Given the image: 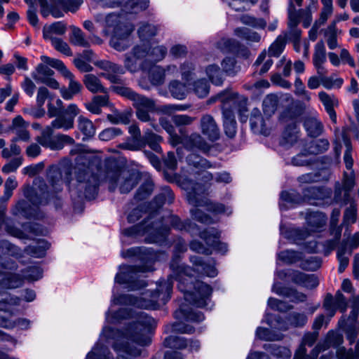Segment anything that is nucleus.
<instances>
[{
	"instance_id": "36",
	"label": "nucleus",
	"mask_w": 359,
	"mask_h": 359,
	"mask_svg": "<svg viewBox=\"0 0 359 359\" xmlns=\"http://www.w3.org/2000/svg\"><path fill=\"white\" fill-rule=\"evenodd\" d=\"M324 350L322 344H318L311 351L310 354H307L306 348L299 347L294 353V359H317L320 352Z\"/></svg>"
},
{
	"instance_id": "59",
	"label": "nucleus",
	"mask_w": 359,
	"mask_h": 359,
	"mask_svg": "<svg viewBox=\"0 0 359 359\" xmlns=\"http://www.w3.org/2000/svg\"><path fill=\"white\" fill-rule=\"evenodd\" d=\"M25 278L29 280H37L42 277L43 270L39 266H30L21 271Z\"/></svg>"
},
{
	"instance_id": "7",
	"label": "nucleus",
	"mask_w": 359,
	"mask_h": 359,
	"mask_svg": "<svg viewBox=\"0 0 359 359\" xmlns=\"http://www.w3.org/2000/svg\"><path fill=\"white\" fill-rule=\"evenodd\" d=\"M238 95L236 93L224 90L209 99V103L221 102L223 124L236 123L234 110L237 108Z\"/></svg>"
},
{
	"instance_id": "9",
	"label": "nucleus",
	"mask_w": 359,
	"mask_h": 359,
	"mask_svg": "<svg viewBox=\"0 0 359 359\" xmlns=\"http://www.w3.org/2000/svg\"><path fill=\"white\" fill-rule=\"evenodd\" d=\"M194 117L187 114H176L172 116L170 119L161 117L159 119V123L161 127L170 135L172 143L177 144L180 142V137L177 134L173 124L177 127L189 126L194 122Z\"/></svg>"
},
{
	"instance_id": "61",
	"label": "nucleus",
	"mask_w": 359,
	"mask_h": 359,
	"mask_svg": "<svg viewBox=\"0 0 359 359\" xmlns=\"http://www.w3.org/2000/svg\"><path fill=\"white\" fill-rule=\"evenodd\" d=\"M133 28L128 25H118L114 28V38L116 40H124L133 32Z\"/></svg>"
},
{
	"instance_id": "29",
	"label": "nucleus",
	"mask_w": 359,
	"mask_h": 359,
	"mask_svg": "<svg viewBox=\"0 0 359 359\" xmlns=\"http://www.w3.org/2000/svg\"><path fill=\"white\" fill-rule=\"evenodd\" d=\"M141 177L137 172H129L127 176L123 177V182L121 184L119 190L121 194L129 193L137 185Z\"/></svg>"
},
{
	"instance_id": "38",
	"label": "nucleus",
	"mask_w": 359,
	"mask_h": 359,
	"mask_svg": "<svg viewBox=\"0 0 359 359\" xmlns=\"http://www.w3.org/2000/svg\"><path fill=\"white\" fill-rule=\"evenodd\" d=\"M278 259L287 265H292L302 259V253L298 251L286 250L278 255Z\"/></svg>"
},
{
	"instance_id": "42",
	"label": "nucleus",
	"mask_w": 359,
	"mask_h": 359,
	"mask_svg": "<svg viewBox=\"0 0 359 359\" xmlns=\"http://www.w3.org/2000/svg\"><path fill=\"white\" fill-rule=\"evenodd\" d=\"M326 216L320 212H313L307 214L306 222L309 226L313 228V230H316L323 227L326 222Z\"/></svg>"
},
{
	"instance_id": "6",
	"label": "nucleus",
	"mask_w": 359,
	"mask_h": 359,
	"mask_svg": "<svg viewBox=\"0 0 359 359\" xmlns=\"http://www.w3.org/2000/svg\"><path fill=\"white\" fill-rule=\"evenodd\" d=\"M48 115L50 118L55 117L51 122V127L54 129H63L68 130L74 128V118L79 114V109L75 104H70L62 113L57 107L49 102L48 104Z\"/></svg>"
},
{
	"instance_id": "12",
	"label": "nucleus",
	"mask_w": 359,
	"mask_h": 359,
	"mask_svg": "<svg viewBox=\"0 0 359 359\" xmlns=\"http://www.w3.org/2000/svg\"><path fill=\"white\" fill-rule=\"evenodd\" d=\"M55 72L47 65L40 63L36 67V71L32 73V77L36 81L43 83L53 89H59V83L52 76Z\"/></svg>"
},
{
	"instance_id": "40",
	"label": "nucleus",
	"mask_w": 359,
	"mask_h": 359,
	"mask_svg": "<svg viewBox=\"0 0 359 359\" xmlns=\"http://www.w3.org/2000/svg\"><path fill=\"white\" fill-rule=\"evenodd\" d=\"M146 133L144 135L133 136L128 139L124 143L122 148L130 151H137L145 147L146 146Z\"/></svg>"
},
{
	"instance_id": "43",
	"label": "nucleus",
	"mask_w": 359,
	"mask_h": 359,
	"mask_svg": "<svg viewBox=\"0 0 359 359\" xmlns=\"http://www.w3.org/2000/svg\"><path fill=\"white\" fill-rule=\"evenodd\" d=\"M320 100L325 106L327 113L329 114L330 119L334 123H337V114L334 109L333 100L331 97L325 92L321 91L318 93Z\"/></svg>"
},
{
	"instance_id": "33",
	"label": "nucleus",
	"mask_w": 359,
	"mask_h": 359,
	"mask_svg": "<svg viewBox=\"0 0 359 359\" xmlns=\"http://www.w3.org/2000/svg\"><path fill=\"white\" fill-rule=\"evenodd\" d=\"M198 236L207 245L212 247L219 240L220 232L215 227H208L200 231Z\"/></svg>"
},
{
	"instance_id": "53",
	"label": "nucleus",
	"mask_w": 359,
	"mask_h": 359,
	"mask_svg": "<svg viewBox=\"0 0 359 359\" xmlns=\"http://www.w3.org/2000/svg\"><path fill=\"white\" fill-rule=\"evenodd\" d=\"M191 85L194 93L200 98L206 97L209 93L210 85L205 79H198Z\"/></svg>"
},
{
	"instance_id": "18",
	"label": "nucleus",
	"mask_w": 359,
	"mask_h": 359,
	"mask_svg": "<svg viewBox=\"0 0 359 359\" xmlns=\"http://www.w3.org/2000/svg\"><path fill=\"white\" fill-rule=\"evenodd\" d=\"M174 318L178 320L184 319L187 321L200 323L205 319L201 311H195L188 305H180L178 310L174 312Z\"/></svg>"
},
{
	"instance_id": "25",
	"label": "nucleus",
	"mask_w": 359,
	"mask_h": 359,
	"mask_svg": "<svg viewBox=\"0 0 359 359\" xmlns=\"http://www.w3.org/2000/svg\"><path fill=\"white\" fill-rule=\"evenodd\" d=\"M304 113V109L300 104H292L285 109L280 114L279 120L283 123L289 121H294L301 116Z\"/></svg>"
},
{
	"instance_id": "1",
	"label": "nucleus",
	"mask_w": 359,
	"mask_h": 359,
	"mask_svg": "<svg viewBox=\"0 0 359 359\" xmlns=\"http://www.w3.org/2000/svg\"><path fill=\"white\" fill-rule=\"evenodd\" d=\"M190 262L194 269L182 263L181 256L173 254L170 269L172 274L168 276V280L161 283L154 291L151 297H159L163 291L167 294L166 301L170 299L175 279L177 281V288L184 294V300L190 304L199 308H205L208 305L212 292V287L204 282L197 280L192 274L194 271L208 277L214 278L217 275L215 268V261L212 257H203L198 255L190 257Z\"/></svg>"
},
{
	"instance_id": "8",
	"label": "nucleus",
	"mask_w": 359,
	"mask_h": 359,
	"mask_svg": "<svg viewBox=\"0 0 359 359\" xmlns=\"http://www.w3.org/2000/svg\"><path fill=\"white\" fill-rule=\"evenodd\" d=\"M53 128L48 127L43 131L41 136L37 138L38 142L44 147L51 150H61L65 145H73L74 140L67 135L59 134L53 136Z\"/></svg>"
},
{
	"instance_id": "57",
	"label": "nucleus",
	"mask_w": 359,
	"mask_h": 359,
	"mask_svg": "<svg viewBox=\"0 0 359 359\" xmlns=\"http://www.w3.org/2000/svg\"><path fill=\"white\" fill-rule=\"evenodd\" d=\"M326 62V50L324 42L318 41L315 46V50L313 55V63L323 64Z\"/></svg>"
},
{
	"instance_id": "49",
	"label": "nucleus",
	"mask_w": 359,
	"mask_h": 359,
	"mask_svg": "<svg viewBox=\"0 0 359 359\" xmlns=\"http://www.w3.org/2000/svg\"><path fill=\"white\" fill-rule=\"evenodd\" d=\"M41 60L43 63L50 65L53 68L58 70L63 76H65L71 73V72L67 68L64 62L58 59L51 58L46 55L41 56Z\"/></svg>"
},
{
	"instance_id": "15",
	"label": "nucleus",
	"mask_w": 359,
	"mask_h": 359,
	"mask_svg": "<svg viewBox=\"0 0 359 359\" xmlns=\"http://www.w3.org/2000/svg\"><path fill=\"white\" fill-rule=\"evenodd\" d=\"M104 168L106 179L109 184V190L114 191L117 187V182L121 176V167L118 160L114 157L105 159Z\"/></svg>"
},
{
	"instance_id": "10",
	"label": "nucleus",
	"mask_w": 359,
	"mask_h": 359,
	"mask_svg": "<svg viewBox=\"0 0 359 359\" xmlns=\"http://www.w3.org/2000/svg\"><path fill=\"white\" fill-rule=\"evenodd\" d=\"M332 196L330 189L325 187H308L303 190V201L311 205L322 206L329 203Z\"/></svg>"
},
{
	"instance_id": "11",
	"label": "nucleus",
	"mask_w": 359,
	"mask_h": 359,
	"mask_svg": "<svg viewBox=\"0 0 359 359\" xmlns=\"http://www.w3.org/2000/svg\"><path fill=\"white\" fill-rule=\"evenodd\" d=\"M200 129L202 134L212 142L220 138V129L214 117L210 114H204L200 119Z\"/></svg>"
},
{
	"instance_id": "19",
	"label": "nucleus",
	"mask_w": 359,
	"mask_h": 359,
	"mask_svg": "<svg viewBox=\"0 0 359 359\" xmlns=\"http://www.w3.org/2000/svg\"><path fill=\"white\" fill-rule=\"evenodd\" d=\"M40 193L35 189H31L25 192V197L34 205L39 206L48 203L50 198L49 191H46L47 186L44 182H41L39 186Z\"/></svg>"
},
{
	"instance_id": "14",
	"label": "nucleus",
	"mask_w": 359,
	"mask_h": 359,
	"mask_svg": "<svg viewBox=\"0 0 359 359\" xmlns=\"http://www.w3.org/2000/svg\"><path fill=\"white\" fill-rule=\"evenodd\" d=\"M285 319L286 321L280 316L275 318L279 330L284 331L288 330V325L293 327H302L306 324L308 320L307 316L304 313L298 312L288 313Z\"/></svg>"
},
{
	"instance_id": "20",
	"label": "nucleus",
	"mask_w": 359,
	"mask_h": 359,
	"mask_svg": "<svg viewBox=\"0 0 359 359\" xmlns=\"http://www.w3.org/2000/svg\"><path fill=\"white\" fill-rule=\"evenodd\" d=\"M64 77L69 79V85L67 87L62 86L60 88V92L64 100H72L75 95L81 93L83 86L80 82L75 80V76L72 72L69 74H67V75Z\"/></svg>"
},
{
	"instance_id": "31",
	"label": "nucleus",
	"mask_w": 359,
	"mask_h": 359,
	"mask_svg": "<svg viewBox=\"0 0 359 359\" xmlns=\"http://www.w3.org/2000/svg\"><path fill=\"white\" fill-rule=\"evenodd\" d=\"M67 31V24L62 21L52 23L50 26H45L43 29V36L45 39L54 38L52 34L63 35Z\"/></svg>"
},
{
	"instance_id": "34",
	"label": "nucleus",
	"mask_w": 359,
	"mask_h": 359,
	"mask_svg": "<svg viewBox=\"0 0 359 359\" xmlns=\"http://www.w3.org/2000/svg\"><path fill=\"white\" fill-rule=\"evenodd\" d=\"M299 128L296 122L287 124L283 131V137L285 142L290 145L296 143L299 138Z\"/></svg>"
},
{
	"instance_id": "44",
	"label": "nucleus",
	"mask_w": 359,
	"mask_h": 359,
	"mask_svg": "<svg viewBox=\"0 0 359 359\" xmlns=\"http://www.w3.org/2000/svg\"><path fill=\"white\" fill-rule=\"evenodd\" d=\"M278 104V97L274 94L267 95L263 100L262 107L265 115L271 116L275 113Z\"/></svg>"
},
{
	"instance_id": "37",
	"label": "nucleus",
	"mask_w": 359,
	"mask_h": 359,
	"mask_svg": "<svg viewBox=\"0 0 359 359\" xmlns=\"http://www.w3.org/2000/svg\"><path fill=\"white\" fill-rule=\"evenodd\" d=\"M132 102L135 110L142 109H155V102L152 99L137 93H135Z\"/></svg>"
},
{
	"instance_id": "26",
	"label": "nucleus",
	"mask_w": 359,
	"mask_h": 359,
	"mask_svg": "<svg viewBox=\"0 0 359 359\" xmlns=\"http://www.w3.org/2000/svg\"><path fill=\"white\" fill-rule=\"evenodd\" d=\"M330 147L327 139H318L311 141L304 149L309 155H318L325 152Z\"/></svg>"
},
{
	"instance_id": "30",
	"label": "nucleus",
	"mask_w": 359,
	"mask_h": 359,
	"mask_svg": "<svg viewBox=\"0 0 359 359\" xmlns=\"http://www.w3.org/2000/svg\"><path fill=\"white\" fill-rule=\"evenodd\" d=\"M187 162L197 169L205 170L213 167L212 164L206 158L192 151L187 156Z\"/></svg>"
},
{
	"instance_id": "32",
	"label": "nucleus",
	"mask_w": 359,
	"mask_h": 359,
	"mask_svg": "<svg viewBox=\"0 0 359 359\" xmlns=\"http://www.w3.org/2000/svg\"><path fill=\"white\" fill-rule=\"evenodd\" d=\"M304 126L308 133L309 136L316 137L320 136L323 130V126L314 118H307L304 122Z\"/></svg>"
},
{
	"instance_id": "48",
	"label": "nucleus",
	"mask_w": 359,
	"mask_h": 359,
	"mask_svg": "<svg viewBox=\"0 0 359 359\" xmlns=\"http://www.w3.org/2000/svg\"><path fill=\"white\" fill-rule=\"evenodd\" d=\"M280 198L283 201L290 205L300 204L303 201V196L294 189L281 191Z\"/></svg>"
},
{
	"instance_id": "24",
	"label": "nucleus",
	"mask_w": 359,
	"mask_h": 359,
	"mask_svg": "<svg viewBox=\"0 0 359 359\" xmlns=\"http://www.w3.org/2000/svg\"><path fill=\"white\" fill-rule=\"evenodd\" d=\"M175 199V195L171 189L166 186L162 188L161 192L156 195L151 203L152 208H161L165 203L171 204Z\"/></svg>"
},
{
	"instance_id": "54",
	"label": "nucleus",
	"mask_w": 359,
	"mask_h": 359,
	"mask_svg": "<svg viewBox=\"0 0 359 359\" xmlns=\"http://www.w3.org/2000/svg\"><path fill=\"white\" fill-rule=\"evenodd\" d=\"M195 66L192 62H185L180 66V72L182 79L188 86H191L190 81L195 76Z\"/></svg>"
},
{
	"instance_id": "13",
	"label": "nucleus",
	"mask_w": 359,
	"mask_h": 359,
	"mask_svg": "<svg viewBox=\"0 0 359 359\" xmlns=\"http://www.w3.org/2000/svg\"><path fill=\"white\" fill-rule=\"evenodd\" d=\"M184 147L189 151H199L205 155H208L212 149V145L199 133H193L186 138Z\"/></svg>"
},
{
	"instance_id": "21",
	"label": "nucleus",
	"mask_w": 359,
	"mask_h": 359,
	"mask_svg": "<svg viewBox=\"0 0 359 359\" xmlns=\"http://www.w3.org/2000/svg\"><path fill=\"white\" fill-rule=\"evenodd\" d=\"M40 6V13L42 17L46 18L49 15H51L55 18H61L64 15L63 12L56 6V4H61L62 0L58 1H50L48 4V0H37Z\"/></svg>"
},
{
	"instance_id": "4",
	"label": "nucleus",
	"mask_w": 359,
	"mask_h": 359,
	"mask_svg": "<svg viewBox=\"0 0 359 359\" xmlns=\"http://www.w3.org/2000/svg\"><path fill=\"white\" fill-rule=\"evenodd\" d=\"M163 218L158 217V212H151L142 222L131 227L125 229L123 231L126 236H135L141 233H148L145 238L147 243H163L168 236L170 228L163 224Z\"/></svg>"
},
{
	"instance_id": "17",
	"label": "nucleus",
	"mask_w": 359,
	"mask_h": 359,
	"mask_svg": "<svg viewBox=\"0 0 359 359\" xmlns=\"http://www.w3.org/2000/svg\"><path fill=\"white\" fill-rule=\"evenodd\" d=\"M218 48L224 53H232L236 55L245 56L248 52V48L234 39H222L217 43Z\"/></svg>"
},
{
	"instance_id": "47",
	"label": "nucleus",
	"mask_w": 359,
	"mask_h": 359,
	"mask_svg": "<svg viewBox=\"0 0 359 359\" xmlns=\"http://www.w3.org/2000/svg\"><path fill=\"white\" fill-rule=\"evenodd\" d=\"M70 28L72 30V34L70 36L72 43L85 48L90 46L89 41L86 39L84 34L80 28L74 25L71 26Z\"/></svg>"
},
{
	"instance_id": "39",
	"label": "nucleus",
	"mask_w": 359,
	"mask_h": 359,
	"mask_svg": "<svg viewBox=\"0 0 359 359\" xmlns=\"http://www.w3.org/2000/svg\"><path fill=\"white\" fill-rule=\"evenodd\" d=\"M163 345L166 348L181 350L188 346V341L184 337L170 335L164 339Z\"/></svg>"
},
{
	"instance_id": "5",
	"label": "nucleus",
	"mask_w": 359,
	"mask_h": 359,
	"mask_svg": "<svg viewBox=\"0 0 359 359\" xmlns=\"http://www.w3.org/2000/svg\"><path fill=\"white\" fill-rule=\"evenodd\" d=\"M156 322L146 313H137V319L130 323L127 329L128 339L140 346H148L151 343L149 333L156 327Z\"/></svg>"
},
{
	"instance_id": "51",
	"label": "nucleus",
	"mask_w": 359,
	"mask_h": 359,
	"mask_svg": "<svg viewBox=\"0 0 359 359\" xmlns=\"http://www.w3.org/2000/svg\"><path fill=\"white\" fill-rule=\"evenodd\" d=\"M234 34L243 39L254 42H259L261 39L260 35L248 27H238L234 30Z\"/></svg>"
},
{
	"instance_id": "56",
	"label": "nucleus",
	"mask_w": 359,
	"mask_h": 359,
	"mask_svg": "<svg viewBox=\"0 0 359 359\" xmlns=\"http://www.w3.org/2000/svg\"><path fill=\"white\" fill-rule=\"evenodd\" d=\"M322 259L319 257H310L306 259H302L299 267L305 271H314L321 266Z\"/></svg>"
},
{
	"instance_id": "62",
	"label": "nucleus",
	"mask_w": 359,
	"mask_h": 359,
	"mask_svg": "<svg viewBox=\"0 0 359 359\" xmlns=\"http://www.w3.org/2000/svg\"><path fill=\"white\" fill-rule=\"evenodd\" d=\"M285 43L284 39L280 36L278 37L277 39L271 45L269 48V56L271 57H279L283 51Z\"/></svg>"
},
{
	"instance_id": "28",
	"label": "nucleus",
	"mask_w": 359,
	"mask_h": 359,
	"mask_svg": "<svg viewBox=\"0 0 359 359\" xmlns=\"http://www.w3.org/2000/svg\"><path fill=\"white\" fill-rule=\"evenodd\" d=\"M83 84L86 88L91 93H105L106 89L102 86L100 80L94 74H88L83 76Z\"/></svg>"
},
{
	"instance_id": "58",
	"label": "nucleus",
	"mask_w": 359,
	"mask_h": 359,
	"mask_svg": "<svg viewBox=\"0 0 359 359\" xmlns=\"http://www.w3.org/2000/svg\"><path fill=\"white\" fill-rule=\"evenodd\" d=\"M113 349L116 352H123L127 355L133 356L140 355V350L137 348H132L128 342H114L112 345Z\"/></svg>"
},
{
	"instance_id": "23",
	"label": "nucleus",
	"mask_w": 359,
	"mask_h": 359,
	"mask_svg": "<svg viewBox=\"0 0 359 359\" xmlns=\"http://www.w3.org/2000/svg\"><path fill=\"white\" fill-rule=\"evenodd\" d=\"M169 223L170 226L176 230H184L191 233L199 229L198 225L192 222L190 219H187L182 221L177 215H171L169 218Z\"/></svg>"
},
{
	"instance_id": "45",
	"label": "nucleus",
	"mask_w": 359,
	"mask_h": 359,
	"mask_svg": "<svg viewBox=\"0 0 359 359\" xmlns=\"http://www.w3.org/2000/svg\"><path fill=\"white\" fill-rule=\"evenodd\" d=\"M154 186V184L151 180H145L137 190L134 199L137 201H141L147 198L151 194Z\"/></svg>"
},
{
	"instance_id": "50",
	"label": "nucleus",
	"mask_w": 359,
	"mask_h": 359,
	"mask_svg": "<svg viewBox=\"0 0 359 359\" xmlns=\"http://www.w3.org/2000/svg\"><path fill=\"white\" fill-rule=\"evenodd\" d=\"M288 13V27H297L302 20V13L299 9L295 8L294 2L292 0L289 1V5L287 8Z\"/></svg>"
},
{
	"instance_id": "35",
	"label": "nucleus",
	"mask_w": 359,
	"mask_h": 359,
	"mask_svg": "<svg viewBox=\"0 0 359 359\" xmlns=\"http://www.w3.org/2000/svg\"><path fill=\"white\" fill-rule=\"evenodd\" d=\"M188 86H189L186 83L174 80L170 83L169 90L173 97L178 100H183L186 97Z\"/></svg>"
},
{
	"instance_id": "22",
	"label": "nucleus",
	"mask_w": 359,
	"mask_h": 359,
	"mask_svg": "<svg viewBox=\"0 0 359 359\" xmlns=\"http://www.w3.org/2000/svg\"><path fill=\"white\" fill-rule=\"evenodd\" d=\"M292 283L309 289L316 288L319 284L318 277L315 274H306L299 271H296L293 275Z\"/></svg>"
},
{
	"instance_id": "46",
	"label": "nucleus",
	"mask_w": 359,
	"mask_h": 359,
	"mask_svg": "<svg viewBox=\"0 0 359 359\" xmlns=\"http://www.w3.org/2000/svg\"><path fill=\"white\" fill-rule=\"evenodd\" d=\"M205 72L213 84L216 86L222 84L224 81L223 74L218 65H210L206 67Z\"/></svg>"
},
{
	"instance_id": "27",
	"label": "nucleus",
	"mask_w": 359,
	"mask_h": 359,
	"mask_svg": "<svg viewBox=\"0 0 359 359\" xmlns=\"http://www.w3.org/2000/svg\"><path fill=\"white\" fill-rule=\"evenodd\" d=\"M263 348L277 359H290L292 355L289 348L276 344H264Z\"/></svg>"
},
{
	"instance_id": "2",
	"label": "nucleus",
	"mask_w": 359,
	"mask_h": 359,
	"mask_svg": "<svg viewBox=\"0 0 359 359\" xmlns=\"http://www.w3.org/2000/svg\"><path fill=\"white\" fill-rule=\"evenodd\" d=\"M76 184L72 187V170L71 166L52 165L48 170L47 180L55 193L61 191L63 183L69 187L71 196H77L79 198L94 199L99 190L100 180L97 174L88 169H78L76 172Z\"/></svg>"
},
{
	"instance_id": "64",
	"label": "nucleus",
	"mask_w": 359,
	"mask_h": 359,
	"mask_svg": "<svg viewBox=\"0 0 359 359\" xmlns=\"http://www.w3.org/2000/svg\"><path fill=\"white\" fill-rule=\"evenodd\" d=\"M22 280L17 274H11L2 281V287L6 289H15L20 287Z\"/></svg>"
},
{
	"instance_id": "3",
	"label": "nucleus",
	"mask_w": 359,
	"mask_h": 359,
	"mask_svg": "<svg viewBox=\"0 0 359 359\" xmlns=\"http://www.w3.org/2000/svg\"><path fill=\"white\" fill-rule=\"evenodd\" d=\"M126 257H135V262L140 264L133 266H123V271L115 276V282L120 285H126L128 290H138L145 287L147 284L144 280L140 279L137 273L153 270L157 255L151 248L135 247L129 248L125 252Z\"/></svg>"
},
{
	"instance_id": "55",
	"label": "nucleus",
	"mask_w": 359,
	"mask_h": 359,
	"mask_svg": "<svg viewBox=\"0 0 359 359\" xmlns=\"http://www.w3.org/2000/svg\"><path fill=\"white\" fill-rule=\"evenodd\" d=\"M162 140L163 139L160 135H158L151 131L148 130L146 132V145L148 144L149 147L156 153H161L162 151L161 147L159 144Z\"/></svg>"
},
{
	"instance_id": "41",
	"label": "nucleus",
	"mask_w": 359,
	"mask_h": 359,
	"mask_svg": "<svg viewBox=\"0 0 359 359\" xmlns=\"http://www.w3.org/2000/svg\"><path fill=\"white\" fill-rule=\"evenodd\" d=\"M116 304L133 305L137 307L148 308V305L145 302H142L139 298L128 294H121L114 299Z\"/></svg>"
},
{
	"instance_id": "63",
	"label": "nucleus",
	"mask_w": 359,
	"mask_h": 359,
	"mask_svg": "<svg viewBox=\"0 0 359 359\" xmlns=\"http://www.w3.org/2000/svg\"><path fill=\"white\" fill-rule=\"evenodd\" d=\"M223 71L229 76H234L238 72L234 57H226L222 62Z\"/></svg>"
},
{
	"instance_id": "16",
	"label": "nucleus",
	"mask_w": 359,
	"mask_h": 359,
	"mask_svg": "<svg viewBox=\"0 0 359 359\" xmlns=\"http://www.w3.org/2000/svg\"><path fill=\"white\" fill-rule=\"evenodd\" d=\"M272 291L280 296L290 298V302L293 303L304 302L307 299L304 293L298 292L293 287L281 286L280 283L273 284Z\"/></svg>"
},
{
	"instance_id": "52",
	"label": "nucleus",
	"mask_w": 359,
	"mask_h": 359,
	"mask_svg": "<svg viewBox=\"0 0 359 359\" xmlns=\"http://www.w3.org/2000/svg\"><path fill=\"white\" fill-rule=\"evenodd\" d=\"M78 127L81 132L88 137H92L95 133V128L91 121L80 116L79 117Z\"/></svg>"
},
{
	"instance_id": "60",
	"label": "nucleus",
	"mask_w": 359,
	"mask_h": 359,
	"mask_svg": "<svg viewBox=\"0 0 359 359\" xmlns=\"http://www.w3.org/2000/svg\"><path fill=\"white\" fill-rule=\"evenodd\" d=\"M138 34L142 40H148L157 34V27L153 25L145 24L138 29Z\"/></svg>"
}]
</instances>
